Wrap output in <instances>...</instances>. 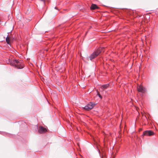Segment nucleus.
I'll use <instances>...</instances> for the list:
<instances>
[{"instance_id":"6e6552de","label":"nucleus","mask_w":158,"mask_h":158,"mask_svg":"<svg viewBox=\"0 0 158 158\" xmlns=\"http://www.w3.org/2000/svg\"><path fill=\"white\" fill-rule=\"evenodd\" d=\"M98 8V7L97 5L95 4H92L90 7V9L92 10H94Z\"/></svg>"},{"instance_id":"f257e3e1","label":"nucleus","mask_w":158,"mask_h":158,"mask_svg":"<svg viewBox=\"0 0 158 158\" xmlns=\"http://www.w3.org/2000/svg\"><path fill=\"white\" fill-rule=\"evenodd\" d=\"M10 66L14 67L15 68L18 69H22L23 68V63L16 60L14 59H10Z\"/></svg>"},{"instance_id":"9d476101","label":"nucleus","mask_w":158,"mask_h":158,"mask_svg":"<svg viewBox=\"0 0 158 158\" xmlns=\"http://www.w3.org/2000/svg\"><path fill=\"white\" fill-rule=\"evenodd\" d=\"M98 95L99 97L100 98H102V96H101V95L99 94H98Z\"/></svg>"},{"instance_id":"39448f33","label":"nucleus","mask_w":158,"mask_h":158,"mask_svg":"<svg viewBox=\"0 0 158 158\" xmlns=\"http://www.w3.org/2000/svg\"><path fill=\"white\" fill-rule=\"evenodd\" d=\"M137 89L138 92H140L142 93H144L146 91L145 89L141 85L137 86Z\"/></svg>"},{"instance_id":"20e7f679","label":"nucleus","mask_w":158,"mask_h":158,"mask_svg":"<svg viewBox=\"0 0 158 158\" xmlns=\"http://www.w3.org/2000/svg\"><path fill=\"white\" fill-rule=\"evenodd\" d=\"M154 134V132L151 130H147L144 131L143 133V135L150 136L153 135Z\"/></svg>"},{"instance_id":"7ed1b4c3","label":"nucleus","mask_w":158,"mask_h":158,"mask_svg":"<svg viewBox=\"0 0 158 158\" xmlns=\"http://www.w3.org/2000/svg\"><path fill=\"white\" fill-rule=\"evenodd\" d=\"M94 105L95 104L90 102L84 107V109L87 110H89L93 108Z\"/></svg>"},{"instance_id":"f8f14e48","label":"nucleus","mask_w":158,"mask_h":158,"mask_svg":"<svg viewBox=\"0 0 158 158\" xmlns=\"http://www.w3.org/2000/svg\"><path fill=\"white\" fill-rule=\"evenodd\" d=\"M10 42L11 41V34H10Z\"/></svg>"},{"instance_id":"0eeeda50","label":"nucleus","mask_w":158,"mask_h":158,"mask_svg":"<svg viewBox=\"0 0 158 158\" xmlns=\"http://www.w3.org/2000/svg\"><path fill=\"white\" fill-rule=\"evenodd\" d=\"M109 86V84H106L101 86V87L103 90L107 89Z\"/></svg>"},{"instance_id":"f03ea898","label":"nucleus","mask_w":158,"mask_h":158,"mask_svg":"<svg viewBox=\"0 0 158 158\" xmlns=\"http://www.w3.org/2000/svg\"><path fill=\"white\" fill-rule=\"evenodd\" d=\"M101 52V49L100 48L98 49L96 51H94L90 55L89 58L91 60H92L93 59L96 57Z\"/></svg>"},{"instance_id":"423d86ee","label":"nucleus","mask_w":158,"mask_h":158,"mask_svg":"<svg viewBox=\"0 0 158 158\" xmlns=\"http://www.w3.org/2000/svg\"><path fill=\"white\" fill-rule=\"evenodd\" d=\"M47 131V130L45 128L42 126H40L39 127L38 132L39 133L41 134Z\"/></svg>"},{"instance_id":"1a4fd4ad","label":"nucleus","mask_w":158,"mask_h":158,"mask_svg":"<svg viewBox=\"0 0 158 158\" xmlns=\"http://www.w3.org/2000/svg\"><path fill=\"white\" fill-rule=\"evenodd\" d=\"M9 39H10V37H9V36L7 37V38H6V41L7 43V44H10Z\"/></svg>"},{"instance_id":"ddd939ff","label":"nucleus","mask_w":158,"mask_h":158,"mask_svg":"<svg viewBox=\"0 0 158 158\" xmlns=\"http://www.w3.org/2000/svg\"><path fill=\"white\" fill-rule=\"evenodd\" d=\"M12 37H13V36H12ZM14 39V38H13V39Z\"/></svg>"},{"instance_id":"9b49d317","label":"nucleus","mask_w":158,"mask_h":158,"mask_svg":"<svg viewBox=\"0 0 158 158\" xmlns=\"http://www.w3.org/2000/svg\"><path fill=\"white\" fill-rule=\"evenodd\" d=\"M3 135H4V134H5V135H7V133H5V132H4V133H3Z\"/></svg>"}]
</instances>
